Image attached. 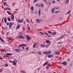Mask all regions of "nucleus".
Here are the masks:
<instances>
[{
    "instance_id": "c85d7f7f",
    "label": "nucleus",
    "mask_w": 73,
    "mask_h": 73,
    "mask_svg": "<svg viewBox=\"0 0 73 73\" xmlns=\"http://www.w3.org/2000/svg\"><path fill=\"white\" fill-rule=\"evenodd\" d=\"M59 12H60V11H55V13H59Z\"/></svg>"
},
{
    "instance_id": "f03ea898",
    "label": "nucleus",
    "mask_w": 73,
    "mask_h": 73,
    "mask_svg": "<svg viewBox=\"0 0 73 73\" xmlns=\"http://www.w3.org/2000/svg\"><path fill=\"white\" fill-rule=\"evenodd\" d=\"M25 37H24V36L23 35H20L19 36V38L21 39H24L25 38Z\"/></svg>"
},
{
    "instance_id": "69168bd1",
    "label": "nucleus",
    "mask_w": 73,
    "mask_h": 73,
    "mask_svg": "<svg viewBox=\"0 0 73 73\" xmlns=\"http://www.w3.org/2000/svg\"><path fill=\"white\" fill-rule=\"evenodd\" d=\"M38 70H40V68H38Z\"/></svg>"
},
{
    "instance_id": "6e6d98bb",
    "label": "nucleus",
    "mask_w": 73,
    "mask_h": 73,
    "mask_svg": "<svg viewBox=\"0 0 73 73\" xmlns=\"http://www.w3.org/2000/svg\"><path fill=\"white\" fill-rule=\"evenodd\" d=\"M28 47H26V50H27V49H28Z\"/></svg>"
},
{
    "instance_id": "7ed1b4c3",
    "label": "nucleus",
    "mask_w": 73,
    "mask_h": 73,
    "mask_svg": "<svg viewBox=\"0 0 73 73\" xmlns=\"http://www.w3.org/2000/svg\"><path fill=\"white\" fill-rule=\"evenodd\" d=\"M13 22H10V25L9 26V28H11L12 27V25H13Z\"/></svg>"
},
{
    "instance_id": "338daca9",
    "label": "nucleus",
    "mask_w": 73,
    "mask_h": 73,
    "mask_svg": "<svg viewBox=\"0 0 73 73\" xmlns=\"http://www.w3.org/2000/svg\"><path fill=\"white\" fill-rule=\"evenodd\" d=\"M24 24H25V22H24Z\"/></svg>"
},
{
    "instance_id": "3c124183",
    "label": "nucleus",
    "mask_w": 73,
    "mask_h": 73,
    "mask_svg": "<svg viewBox=\"0 0 73 73\" xmlns=\"http://www.w3.org/2000/svg\"><path fill=\"white\" fill-rule=\"evenodd\" d=\"M6 9H9V10H11V9L8 7H7L6 8Z\"/></svg>"
},
{
    "instance_id": "20e7f679",
    "label": "nucleus",
    "mask_w": 73,
    "mask_h": 73,
    "mask_svg": "<svg viewBox=\"0 0 73 73\" xmlns=\"http://www.w3.org/2000/svg\"><path fill=\"white\" fill-rule=\"evenodd\" d=\"M26 39L27 40H31V38L29 36L27 35L26 36Z\"/></svg>"
},
{
    "instance_id": "37998d69",
    "label": "nucleus",
    "mask_w": 73,
    "mask_h": 73,
    "mask_svg": "<svg viewBox=\"0 0 73 73\" xmlns=\"http://www.w3.org/2000/svg\"><path fill=\"white\" fill-rule=\"evenodd\" d=\"M7 39L9 40H11V38H9V37L7 38Z\"/></svg>"
},
{
    "instance_id": "09e8293b",
    "label": "nucleus",
    "mask_w": 73,
    "mask_h": 73,
    "mask_svg": "<svg viewBox=\"0 0 73 73\" xmlns=\"http://www.w3.org/2000/svg\"><path fill=\"white\" fill-rule=\"evenodd\" d=\"M26 20H27V23H29V20H28V19H26Z\"/></svg>"
},
{
    "instance_id": "4c0bfd02",
    "label": "nucleus",
    "mask_w": 73,
    "mask_h": 73,
    "mask_svg": "<svg viewBox=\"0 0 73 73\" xmlns=\"http://www.w3.org/2000/svg\"><path fill=\"white\" fill-rule=\"evenodd\" d=\"M70 12V11H69L67 12L66 14H69Z\"/></svg>"
},
{
    "instance_id": "2eb2a0df",
    "label": "nucleus",
    "mask_w": 73,
    "mask_h": 73,
    "mask_svg": "<svg viewBox=\"0 0 73 73\" xmlns=\"http://www.w3.org/2000/svg\"><path fill=\"white\" fill-rule=\"evenodd\" d=\"M20 27V25H18V26L16 27V29H18Z\"/></svg>"
},
{
    "instance_id": "423d86ee",
    "label": "nucleus",
    "mask_w": 73,
    "mask_h": 73,
    "mask_svg": "<svg viewBox=\"0 0 73 73\" xmlns=\"http://www.w3.org/2000/svg\"><path fill=\"white\" fill-rule=\"evenodd\" d=\"M62 64L63 65H66V62H62Z\"/></svg>"
},
{
    "instance_id": "c03bdc74",
    "label": "nucleus",
    "mask_w": 73,
    "mask_h": 73,
    "mask_svg": "<svg viewBox=\"0 0 73 73\" xmlns=\"http://www.w3.org/2000/svg\"><path fill=\"white\" fill-rule=\"evenodd\" d=\"M20 35H23V32H20Z\"/></svg>"
},
{
    "instance_id": "a878e982",
    "label": "nucleus",
    "mask_w": 73,
    "mask_h": 73,
    "mask_svg": "<svg viewBox=\"0 0 73 73\" xmlns=\"http://www.w3.org/2000/svg\"><path fill=\"white\" fill-rule=\"evenodd\" d=\"M56 32H54L53 33L52 32V35H56Z\"/></svg>"
},
{
    "instance_id": "b1692460",
    "label": "nucleus",
    "mask_w": 73,
    "mask_h": 73,
    "mask_svg": "<svg viewBox=\"0 0 73 73\" xmlns=\"http://www.w3.org/2000/svg\"><path fill=\"white\" fill-rule=\"evenodd\" d=\"M39 15L40 16H41V13H40V9H39L38 10Z\"/></svg>"
},
{
    "instance_id": "5701e85b",
    "label": "nucleus",
    "mask_w": 73,
    "mask_h": 73,
    "mask_svg": "<svg viewBox=\"0 0 73 73\" xmlns=\"http://www.w3.org/2000/svg\"><path fill=\"white\" fill-rule=\"evenodd\" d=\"M36 45H37V43H35L33 45V48H35V46H36Z\"/></svg>"
},
{
    "instance_id": "bf43d9fd",
    "label": "nucleus",
    "mask_w": 73,
    "mask_h": 73,
    "mask_svg": "<svg viewBox=\"0 0 73 73\" xmlns=\"http://www.w3.org/2000/svg\"><path fill=\"white\" fill-rule=\"evenodd\" d=\"M0 59H1V60H3V58L0 57Z\"/></svg>"
},
{
    "instance_id": "9b49d317",
    "label": "nucleus",
    "mask_w": 73,
    "mask_h": 73,
    "mask_svg": "<svg viewBox=\"0 0 73 73\" xmlns=\"http://www.w3.org/2000/svg\"><path fill=\"white\" fill-rule=\"evenodd\" d=\"M11 20H13L14 18H15V17L13 15H12L11 16Z\"/></svg>"
},
{
    "instance_id": "6ab92c4d",
    "label": "nucleus",
    "mask_w": 73,
    "mask_h": 73,
    "mask_svg": "<svg viewBox=\"0 0 73 73\" xmlns=\"http://www.w3.org/2000/svg\"><path fill=\"white\" fill-rule=\"evenodd\" d=\"M7 20L6 18H4V22L5 24L7 23Z\"/></svg>"
},
{
    "instance_id": "2f4dec72",
    "label": "nucleus",
    "mask_w": 73,
    "mask_h": 73,
    "mask_svg": "<svg viewBox=\"0 0 73 73\" xmlns=\"http://www.w3.org/2000/svg\"><path fill=\"white\" fill-rule=\"evenodd\" d=\"M41 8H43L44 7V5H43V4H41Z\"/></svg>"
},
{
    "instance_id": "9d476101",
    "label": "nucleus",
    "mask_w": 73,
    "mask_h": 73,
    "mask_svg": "<svg viewBox=\"0 0 73 73\" xmlns=\"http://www.w3.org/2000/svg\"><path fill=\"white\" fill-rule=\"evenodd\" d=\"M69 0H66L65 1V3L67 4H68L69 3Z\"/></svg>"
},
{
    "instance_id": "7c9ffc66",
    "label": "nucleus",
    "mask_w": 73,
    "mask_h": 73,
    "mask_svg": "<svg viewBox=\"0 0 73 73\" xmlns=\"http://www.w3.org/2000/svg\"><path fill=\"white\" fill-rule=\"evenodd\" d=\"M7 4V3L5 2H3V5H4L5 6Z\"/></svg>"
},
{
    "instance_id": "79ce46f5",
    "label": "nucleus",
    "mask_w": 73,
    "mask_h": 73,
    "mask_svg": "<svg viewBox=\"0 0 73 73\" xmlns=\"http://www.w3.org/2000/svg\"><path fill=\"white\" fill-rule=\"evenodd\" d=\"M43 0L44 1V2L45 3H46V4L47 3V2L46 1V0Z\"/></svg>"
},
{
    "instance_id": "f257e3e1",
    "label": "nucleus",
    "mask_w": 73,
    "mask_h": 73,
    "mask_svg": "<svg viewBox=\"0 0 73 73\" xmlns=\"http://www.w3.org/2000/svg\"><path fill=\"white\" fill-rule=\"evenodd\" d=\"M52 52L50 51V50H48L46 52V51H45L43 52V53L44 54H50V53H51Z\"/></svg>"
},
{
    "instance_id": "5fc2aeb1",
    "label": "nucleus",
    "mask_w": 73,
    "mask_h": 73,
    "mask_svg": "<svg viewBox=\"0 0 73 73\" xmlns=\"http://www.w3.org/2000/svg\"><path fill=\"white\" fill-rule=\"evenodd\" d=\"M44 47H45L46 48H48V45H47L46 46H45Z\"/></svg>"
},
{
    "instance_id": "e2e57ef3",
    "label": "nucleus",
    "mask_w": 73,
    "mask_h": 73,
    "mask_svg": "<svg viewBox=\"0 0 73 73\" xmlns=\"http://www.w3.org/2000/svg\"><path fill=\"white\" fill-rule=\"evenodd\" d=\"M22 48L23 49H25V47H22Z\"/></svg>"
},
{
    "instance_id": "412c9836",
    "label": "nucleus",
    "mask_w": 73,
    "mask_h": 73,
    "mask_svg": "<svg viewBox=\"0 0 73 73\" xmlns=\"http://www.w3.org/2000/svg\"><path fill=\"white\" fill-rule=\"evenodd\" d=\"M15 50L16 52H20V50L19 49H15Z\"/></svg>"
},
{
    "instance_id": "49530a36",
    "label": "nucleus",
    "mask_w": 73,
    "mask_h": 73,
    "mask_svg": "<svg viewBox=\"0 0 73 73\" xmlns=\"http://www.w3.org/2000/svg\"><path fill=\"white\" fill-rule=\"evenodd\" d=\"M27 29L28 30H30V29H31V28H30V27H28V28Z\"/></svg>"
},
{
    "instance_id": "bb28decb",
    "label": "nucleus",
    "mask_w": 73,
    "mask_h": 73,
    "mask_svg": "<svg viewBox=\"0 0 73 73\" xmlns=\"http://www.w3.org/2000/svg\"><path fill=\"white\" fill-rule=\"evenodd\" d=\"M44 34L47 36H48V37H50V36H49V35H48V33L44 32Z\"/></svg>"
},
{
    "instance_id": "774afa93",
    "label": "nucleus",
    "mask_w": 73,
    "mask_h": 73,
    "mask_svg": "<svg viewBox=\"0 0 73 73\" xmlns=\"http://www.w3.org/2000/svg\"><path fill=\"white\" fill-rule=\"evenodd\" d=\"M7 35H8V33L7 32Z\"/></svg>"
},
{
    "instance_id": "a211bd4d",
    "label": "nucleus",
    "mask_w": 73,
    "mask_h": 73,
    "mask_svg": "<svg viewBox=\"0 0 73 73\" xmlns=\"http://www.w3.org/2000/svg\"><path fill=\"white\" fill-rule=\"evenodd\" d=\"M17 21L18 22H19V23H23V20L20 21V20H18Z\"/></svg>"
},
{
    "instance_id": "473e14b6",
    "label": "nucleus",
    "mask_w": 73,
    "mask_h": 73,
    "mask_svg": "<svg viewBox=\"0 0 73 73\" xmlns=\"http://www.w3.org/2000/svg\"><path fill=\"white\" fill-rule=\"evenodd\" d=\"M47 64H48V62H46L44 64H43V66H45V65H47Z\"/></svg>"
},
{
    "instance_id": "ddd939ff",
    "label": "nucleus",
    "mask_w": 73,
    "mask_h": 73,
    "mask_svg": "<svg viewBox=\"0 0 73 73\" xmlns=\"http://www.w3.org/2000/svg\"><path fill=\"white\" fill-rule=\"evenodd\" d=\"M0 40L2 42H4V40L2 39V38L1 37H0Z\"/></svg>"
},
{
    "instance_id": "c9c22d12",
    "label": "nucleus",
    "mask_w": 73,
    "mask_h": 73,
    "mask_svg": "<svg viewBox=\"0 0 73 73\" xmlns=\"http://www.w3.org/2000/svg\"><path fill=\"white\" fill-rule=\"evenodd\" d=\"M41 34V35H44V33L42 32H39Z\"/></svg>"
},
{
    "instance_id": "f3484780",
    "label": "nucleus",
    "mask_w": 73,
    "mask_h": 73,
    "mask_svg": "<svg viewBox=\"0 0 73 73\" xmlns=\"http://www.w3.org/2000/svg\"><path fill=\"white\" fill-rule=\"evenodd\" d=\"M7 12L9 15H13V13H10L8 11H7Z\"/></svg>"
},
{
    "instance_id": "052dcab7",
    "label": "nucleus",
    "mask_w": 73,
    "mask_h": 73,
    "mask_svg": "<svg viewBox=\"0 0 73 73\" xmlns=\"http://www.w3.org/2000/svg\"><path fill=\"white\" fill-rule=\"evenodd\" d=\"M10 62H11V63L12 62V63H13V61H10Z\"/></svg>"
},
{
    "instance_id": "dca6fc26",
    "label": "nucleus",
    "mask_w": 73,
    "mask_h": 73,
    "mask_svg": "<svg viewBox=\"0 0 73 73\" xmlns=\"http://www.w3.org/2000/svg\"><path fill=\"white\" fill-rule=\"evenodd\" d=\"M13 65H16L17 64V63H16L15 61H13Z\"/></svg>"
},
{
    "instance_id": "13d9d810",
    "label": "nucleus",
    "mask_w": 73,
    "mask_h": 73,
    "mask_svg": "<svg viewBox=\"0 0 73 73\" xmlns=\"http://www.w3.org/2000/svg\"><path fill=\"white\" fill-rule=\"evenodd\" d=\"M38 6L39 7H41V5H40V4H39L38 5Z\"/></svg>"
},
{
    "instance_id": "f704fd0d",
    "label": "nucleus",
    "mask_w": 73,
    "mask_h": 73,
    "mask_svg": "<svg viewBox=\"0 0 73 73\" xmlns=\"http://www.w3.org/2000/svg\"><path fill=\"white\" fill-rule=\"evenodd\" d=\"M5 65L4 66V67H7V66H8V65L7 64H5Z\"/></svg>"
},
{
    "instance_id": "58836bf2",
    "label": "nucleus",
    "mask_w": 73,
    "mask_h": 73,
    "mask_svg": "<svg viewBox=\"0 0 73 73\" xmlns=\"http://www.w3.org/2000/svg\"><path fill=\"white\" fill-rule=\"evenodd\" d=\"M47 66H49V67L50 66V64L49 63L47 64Z\"/></svg>"
},
{
    "instance_id": "39448f33",
    "label": "nucleus",
    "mask_w": 73,
    "mask_h": 73,
    "mask_svg": "<svg viewBox=\"0 0 73 73\" xmlns=\"http://www.w3.org/2000/svg\"><path fill=\"white\" fill-rule=\"evenodd\" d=\"M46 43L48 44H50V41H49V40H47L46 41Z\"/></svg>"
},
{
    "instance_id": "680f3d73",
    "label": "nucleus",
    "mask_w": 73,
    "mask_h": 73,
    "mask_svg": "<svg viewBox=\"0 0 73 73\" xmlns=\"http://www.w3.org/2000/svg\"><path fill=\"white\" fill-rule=\"evenodd\" d=\"M2 72V70H0V72Z\"/></svg>"
},
{
    "instance_id": "c756f323",
    "label": "nucleus",
    "mask_w": 73,
    "mask_h": 73,
    "mask_svg": "<svg viewBox=\"0 0 73 73\" xmlns=\"http://www.w3.org/2000/svg\"><path fill=\"white\" fill-rule=\"evenodd\" d=\"M7 20H8V21H11V19L9 18H8Z\"/></svg>"
},
{
    "instance_id": "603ef678",
    "label": "nucleus",
    "mask_w": 73,
    "mask_h": 73,
    "mask_svg": "<svg viewBox=\"0 0 73 73\" xmlns=\"http://www.w3.org/2000/svg\"><path fill=\"white\" fill-rule=\"evenodd\" d=\"M7 25H9V23H8V22H7Z\"/></svg>"
},
{
    "instance_id": "ea45409f",
    "label": "nucleus",
    "mask_w": 73,
    "mask_h": 73,
    "mask_svg": "<svg viewBox=\"0 0 73 73\" xmlns=\"http://www.w3.org/2000/svg\"><path fill=\"white\" fill-rule=\"evenodd\" d=\"M38 1V0H34V1H33V3H36V1Z\"/></svg>"
},
{
    "instance_id": "aec40b11",
    "label": "nucleus",
    "mask_w": 73,
    "mask_h": 73,
    "mask_svg": "<svg viewBox=\"0 0 73 73\" xmlns=\"http://www.w3.org/2000/svg\"><path fill=\"white\" fill-rule=\"evenodd\" d=\"M55 8H53L52 10V13H54V9Z\"/></svg>"
},
{
    "instance_id": "0e129e2a",
    "label": "nucleus",
    "mask_w": 73,
    "mask_h": 73,
    "mask_svg": "<svg viewBox=\"0 0 73 73\" xmlns=\"http://www.w3.org/2000/svg\"><path fill=\"white\" fill-rule=\"evenodd\" d=\"M59 0H56V1H59Z\"/></svg>"
},
{
    "instance_id": "de8ad7c7",
    "label": "nucleus",
    "mask_w": 73,
    "mask_h": 73,
    "mask_svg": "<svg viewBox=\"0 0 73 73\" xmlns=\"http://www.w3.org/2000/svg\"><path fill=\"white\" fill-rule=\"evenodd\" d=\"M38 53L39 54H41V53L40 52H38Z\"/></svg>"
},
{
    "instance_id": "4be33fe9",
    "label": "nucleus",
    "mask_w": 73,
    "mask_h": 73,
    "mask_svg": "<svg viewBox=\"0 0 73 73\" xmlns=\"http://www.w3.org/2000/svg\"><path fill=\"white\" fill-rule=\"evenodd\" d=\"M54 8H55V9L56 10H58V9H59L60 7H57Z\"/></svg>"
},
{
    "instance_id": "a18cd8bd",
    "label": "nucleus",
    "mask_w": 73,
    "mask_h": 73,
    "mask_svg": "<svg viewBox=\"0 0 73 73\" xmlns=\"http://www.w3.org/2000/svg\"><path fill=\"white\" fill-rule=\"evenodd\" d=\"M61 43V42H59L58 43V44H60Z\"/></svg>"
},
{
    "instance_id": "0eeeda50",
    "label": "nucleus",
    "mask_w": 73,
    "mask_h": 73,
    "mask_svg": "<svg viewBox=\"0 0 73 73\" xmlns=\"http://www.w3.org/2000/svg\"><path fill=\"white\" fill-rule=\"evenodd\" d=\"M53 57V55L51 54L49 55L48 56V58H51V57Z\"/></svg>"
},
{
    "instance_id": "6e6552de",
    "label": "nucleus",
    "mask_w": 73,
    "mask_h": 73,
    "mask_svg": "<svg viewBox=\"0 0 73 73\" xmlns=\"http://www.w3.org/2000/svg\"><path fill=\"white\" fill-rule=\"evenodd\" d=\"M25 46V47H26L27 46V45H25V44H20V45L19 46V47H20V46Z\"/></svg>"
},
{
    "instance_id": "1a4fd4ad",
    "label": "nucleus",
    "mask_w": 73,
    "mask_h": 73,
    "mask_svg": "<svg viewBox=\"0 0 73 73\" xmlns=\"http://www.w3.org/2000/svg\"><path fill=\"white\" fill-rule=\"evenodd\" d=\"M55 53L56 54H57V55H59V54H60V52L58 51L56 52Z\"/></svg>"
},
{
    "instance_id": "e433bc0d",
    "label": "nucleus",
    "mask_w": 73,
    "mask_h": 73,
    "mask_svg": "<svg viewBox=\"0 0 73 73\" xmlns=\"http://www.w3.org/2000/svg\"><path fill=\"white\" fill-rule=\"evenodd\" d=\"M21 72H22V73H26V72H25L22 70L21 71Z\"/></svg>"
},
{
    "instance_id": "4468645a",
    "label": "nucleus",
    "mask_w": 73,
    "mask_h": 73,
    "mask_svg": "<svg viewBox=\"0 0 73 73\" xmlns=\"http://www.w3.org/2000/svg\"><path fill=\"white\" fill-rule=\"evenodd\" d=\"M36 22L38 23H39L40 22V21L39 19H37L36 20Z\"/></svg>"
},
{
    "instance_id": "f8f14e48",
    "label": "nucleus",
    "mask_w": 73,
    "mask_h": 73,
    "mask_svg": "<svg viewBox=\"0 0 73 73\" xmlns=\"http://www.w3.org/2000/svg\"><path fill=\"white\" fill-rule=\"evenodd\" d=\"M7 56H12V54L11 53H7L6 54Z\"/></svg>"
},
{
    "instance_id": "8fccbe9b",
    "label": "nucleus",
    "mask_w": 73,
    "mask_h": 73,
    "mask_svg": "<svg viewBox=\"0 0 73 73\" xmlns=\"http://www.w3.org/2000/svg\"><path fill=\"white\" fill-rule=\"evenodd\" d=\"M52 3H55V1H52Z\"/></svg>"
},
{
    "instance_id": "864d4df0",
    "label": "nucleus",
    "mask_w": 73,
    "mask_h": 73,
    "mask_svg": "<svg viewBox=\"0 0 73 73\" xmlns=\"http://www.w3.org/2000/svg\"><path fill=\"white\" fill-rule=\"evenodd\" d=\"M5 51V52H6V51H5V49H4L3 50V52H4Z\"/></svg>"
},
{
    "instance_id": "a19ab883",
    "label": "nucleus",
    "mask_w": 73,
    "mask_h": 73,
    "mask_svg": "<svg viewBox=\"0 0 73 73\" xmlns=\"http://www.w3.org/2000/svg\"><path fill=\"white\" fill-rule=\"evenodd\" d=\"M64 35H62L61 37V39H62V38H64Z\"/></svg>"
},
{
    "instance_id": "4d7b16f0",
    "label": "nucleus",
    "mask_w": 73,
    "mask_h": 73,
    "mask_svg": "<svg viewBox=\"0 0 73 73\" xmlns=\"http://www.w3.org/2000/svg\"><path fill=\"white\" fill-rule=\"evenodd\" d=\"M70 60V59H69V58L68 59H67L68 61H69Z\"/></svg>"
},
{
    "instance_id": "cd10ccee",
    "label": "nucleus",
    "mask_w": 73,
    "mask_h": 73,
    "mask_svg": "<svg viewBox=\"0 0 73 73\" xmlns=\"http://www.w3.org/2000/svg\"><path fill=\"white\" fill-rule=\"evenodd\" d=\"M31 9L32 11H33V9H34V7L33 6H32L31 7Z\"/></svg>"
},
{
    "instance_id": "72a5a7b5",
    "label": "nucleus",
    "mask_w": 73,
    "mask_h": 73,
    "mask_svg": "<svg viewBox=\"0 0 73 73\" xmlns=\"http://www.w3.org/2000/svg\"><path fill=\"white\" fill-rule=\"evenodd\" d=\"M47 32L48 33H50V34H52V32H51L50 31H48Z\"/></svg>"
},
{
    "instance_id": "393cba45",
    "label": "nucleus",
    "mask_w": 73,
    "mask_h": 73,
    "mask_svg": "<svg viewBox=\"0 0 73 73\" xmlns=\"http://www.w3.org/2000/svg\"><path fill=\"white\" fill-rule=\"evenodd\" d=\"M40 45L41 46H42V48H43V47H45V45L42 44H41Z\"/></svg>"
}]
</instances>
